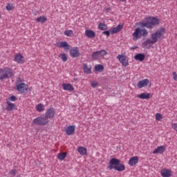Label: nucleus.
Returning <instances> with one entry per match:
<instances>
[{
	"instance_id": "c756f323",
	"label": "nucleus",
	"mask_w": 177,
	"mask_h": 177,
	"mask_svg": "<svg viewBox=\"0 0 177 177\" xmlns=\"http://www.w3.org/2000/svg\"><path fill=\"white\" fill-rule=\"evenodd\" d=\"M99 30H102V31H104V30H107V25L104 23H100L98 25Z\"/></svg>"
},
{
	"instance_id": "7c9ffc66",
	"label": "nucleus",
	"mask_w": 177,
	"mask_h": 177,
	"mask_svg": "<svg viewBox=\"0 0 177 177\" xmlns=\"http://www.w3.org/2000/svg\"><path fill=\"white\" fill-rule=\"evenodd\" d=\"M46 20H48V19L46 17H39L37 18L36 21H37V23H45Z\"/></svg>"
},
{
	"instance_id": "4468645a",
	"label": "nucleus",
	"mask_w": 177,
	"mask_h": 177,
	"mask_svg": "<svg viewBox=\"0 0 177 177\" xmlns=\"http://www.w3.org/2000/svg\"><path fill=\"white\" fill-rule=\"evenodd\" d=\"M66 135H74L75 133V126L71 125L68 126L66 129Z\"/></svg>"
},
{
	"instance_id": "a878e982",
	"label": "nucleus",
	"mask_w": 177,
	"mask_h": 177,
	"mask_svg": "<svg viewBox=\"0 0 177 177\" xmlns=\"http://www.w3.org/2000/svg\"><path fill=\"white\" fill-rule=\"evenodd\" d=\"M78 153L81 154V156L86 155V148L84 147H80L77 149Z\"/></svg>"
},
{
	"instance_id": "2f4dec72",
	"label": "nucleus",
	"mask_w": 177,
	"mask_h": 177,
	"mask_svg": "<svg viewBox=\"0 0 177 177\" xmlns=\"http://www.w3.org/2000/svg\"><path fill=\"white\" fill-rule=\"evenodd\" d=\"M36 110L37 111H44L45 110V108H44V104H39L36 106Z\"/></svg>"
},
{
	"instance_id": "c85d7f7f",
	"label": "nucleus",
	"mask_w": 177,
	"mask_h": 177,
	"mask_svg": "<svg viewBox=\"0 0 177 177\" xmlns=\"http://www.w3.org/2000/svg\"><path fill=\"white\" fill-rule=\"evenodd\" d=\"M95 71H98L99 73H102L103 70H104V66L102 64L95 65Z\"/></svg>"
},
{
	"instance_id": "c9c22d12",
	"label": "nucleus",
	"mask_w": 177,
	"mask_h": 177,
	"mask_svg": "<svg viewBox=\"0 0 177 177\" xmlns=\"http://www.w3.org/2000/svg\"><path fill=\"white\" fill-rule=\"evenodd\" d=\"M59 57L62 58V62H66L67 60V55L64 53L59 54Z\"/></svg>"
},
{
	"instance_id": "f3484780",
	"label": "nucleus",
	"mask_w": 177,
	"mask_h": 177,
	"mask_svg": "<svg viewBox=\"0 0 177 177\" xmlns=\"http://www.w3.org/2000/svg\"><path fill=\"white\" fill-rule=\"evenodd\" d=\"M123 28L124 26L122 25L119 24L117 27L111 29V34H117V32H120Z\"/></svg>"
},
{
	"instance_id": "473e14b6",
	"label": "nucleus",
	"mask_w": 177,
	"mask_h": 177,
	"mask_svg": "<svg viewBox=\"0 0 177 177\" xmlns=\"http://www.w3.org/2000/svg\"><path fill=\"white\" fill-rule=\"evenodd\" d=\"M91 59H92V60H97V59H100V58H99V55H98L97 51L94 52V53L91 55Z\"/></svg>"
},
{
	"instance_id": "72a5a7b5",
	"label": "nucleus",
	"mask_w": 177,
	"mask_h": 177,
	"mask_svg": "<svg viewBox=\"0 0 177 177\" xmlns=\"http://www.w3.org/2000/svg\"><path fill=\"white\" fill-rule=\"evenodd\" d=\"M64 34L66 35V37H72V35L74 34L73 30H68L64 31Z\"/></svg>"
},
{
	"instance_id": "dca6fc26",
	"label": "nucleus",
	"mask_w": 177,
	"mask_h": 177,
	"mask_svg": "<svg viewBox=\"0 0 177 177\" xmlns=\"http://www.w3.org/2000/svg\"><path fill=\"white\" fill-rule=\"evenodd\" d=\"M59 48H64V50H70L71 46H70L67 41H61Z\"/></svg>"
},
{
	"instance_id": "c03bdc74",
	"label": "nucleus",
	"mask_w": 177,
	"mask_h": 177,
	"mask_svg": "<svg viewBox=\"0 0 177 177\" xmlns=\"http://www.w3.org/2000/svg\"><path fill=\"white\" fill-rule=\"evenodd\" d=\"M10 174L12 175V176H15L16 175V170L12 169L10 171Z\"/></svg>"
},
{
	"instance_id": "7ed1b4c3",
	"label": "nucleus",
	"mask_w": 177,
	"mask_h": 177,
	"mask_svg": "<svg viewBox=\"0 0 177 177\" xmlns=\"http://www.w3.org/2000/svg\"><path fill=\"white\" fill-rule=\"evenodd\" d=\"M149 35V32L146 29H141L140 28H136L134 32L133 33V39L134 41H138L142 37H147Z\"/></svg>"
},
{
	"instance_id": "58836bf2",
	"label": "nucleus",
	"mask_w": 177,
	"mask_h": 177,
	"mask_svg": "<svg viewBox=\"0 0 177 177\" xmlns=\"http://www.w3.org/2000/svg\"><path fill=\"white\" fill-rule=\"evenodd\" d=\"M23 81H24L23 80V79L19 77L16 82V86H17V85H19V84H24L23 83Z\"/></svg>"
},
{
	"instance_id": "bb28decb",
	"label": "nucleus",
	"mask_w": 177,
	"mask_h": 177,
	"mask_svg": "<svg viewBox=\"0 0 177 177\" xmlns=\"http://www.w3.org/2000/svg\"><path fill=\"white\" fill-rule=\"evenodd\" d=\"M97 53L98 55V57L100 59V57H103V56H106V55H107V51H106V50H101L97 51Z\"/></svg>"
},
{
	"instance_id": "aec40b11",
	"label": "nucleus",
	"mask_w": 177,
	"mask_h": 177,
	"mask_svg": "<svg viewBox=\"0 0 177 177\" xmlns=\"http://www.w3.org/2000/svg\"><path fill=\"white\" fill-rule=\"evenodd\" d=\"M85 35L88 38H95L96 37V33L93 30H86L85 31Z\"/></svg>"
},
{
	"instance_id": "0eeeda50",
	"label": "nucleus",
	"mask_w": 177,
	"mask_h": 177,
	"mask_svg": "<svg viewBox=\"0 0 177 177\" xmlns=\"http://www.w3.org/2000/svg\"><path fill=\"white\" fill-rule=\"evenodd\" d=\"M117 59H118L119 62H120L124 67H127V66H129V63L128 62V57L126 55H119L117 56Z\"/></svg>"
},
{
	"instance_id": "e433bc0d",
	"label": "nucleus",
	"mask_w": 177,
	"mask_h": 177,
	"mask_svg": "<svg viewBox=\"0 0 177 177\" xmlns=\"http://www.w3.org/2000/svg\"><path fill=\"white\" fill-rule=\"evenodd\" d=\"M156 121H161V120H162V115H161V113H156Z\"/></svg>"
},
{
	"instance_id": "6ab92c4d",
	"label": "nucleus",
	"mask_w": 177,
	"mask_h": 177,
	"mask_svg": "<svg viewBox=\"0 0 177 177\" xmlns=\"http://www.w3.org/2000/svg\"><path fill=\"white\" fill-rule=\"evenodd\" d=\"M83 70H84V73H85L86 74H91L92 66H91V65L88 66L87 64H84Z\"/></svg>"
},
{
	"instance_id": "1a4fd4ad",
	"label": "nucleus",
	"mask_w": 177,
	"mask_h": 177,
	"mask_svg": "<svg viewBox=\"0 0 177 177\" xmlns=\"http://www.w3.org/2000/svg\"><path fill=\"white\" fill-rule=\"evenodd\" d=\"M17 91L20 93H24L26 91H28V85L26 83L17 84Z\"/></svg>"
},
{
	"instance_id": "a18cd8bd",
	"label": "nucleus",
	"mask_w": 177,
	"mask_h": 177,
	"mask_svg": "<svg viewBox=\"0 0 177 177\" xmlns=\"http://www.w3.org/2000/svg\"><path fill=\"white\" fill-rule=\"evenodd\" d=\"M131 49L133 50L135 49H138V47H137V46H135L134 47H132Z\"/></svg>"
},
{
	"instance_id": "cd10ccee",
	"label": "nucleus",
	"mask_w": 177,
	"mask_h": 177,
	"mask_svg": "<svg viewBox=\"0 0 177 177\" xmlns=\"http://www.w3.org/2000/svg\"><path fill=\"white\" fill-rule=\"evenodd\" d=\"M67 156V153H59L57 155V158L60 160L61 161H63L64 158Z\"/></svg>"
},
{
	"instance_id": "79ce46f5",
	"label": "nucleus",
	"mask_w": 177,
	"mask_h": 177,
	"mask_svg": "<svg viewBox=\"0 0 177 177\" xmlns=\"http://www.w3.org/2000/svg\"><path fill=\"white\" fill-rule=\"evenodd\" d=\"M6 9H7V10H12L13 9V8H12V6L10 4L8 3L6 6Z\"/></svg>"
},
{
	"instance_id": "ddd939ff",
	"label": "nucleus",
	"mask_w": 177,
	"mask_h": 177,
	"mask_svg": "<svg viewBox=\"0 0 177 177\" xmlns=\"http://www.w3.org/2000/svg\"><path fill=\"white\" fill-rule=\"evenodd\" d=\"M165 151V146L162 145L155 149L153 151V154H162V153H164Z\"/></svg>"
},
{
	"instance_id": "37998d69",
	"label": "nucleus",
	"mask_w": 177,
	"mask_h": 177,
	"mask_svg": "<svg viewBox=\"0 0 177 177\" xmlns=\"http://www.w3.org/2000/svg\"><path fill=\"white\" fill-rule=\"evenodd\" d=\"M173 80H174V81H176V80H177L176 72H173Z\"/></svg>"
},
{
	"instance_id": "5701e85b",
	"label": "nucleus",
	"mask_w": 177,
	"mask_h": 177,
	"mask_svg": "<svg viewBox=\"0 0 177 177\" xmlns=\"http://www.w3.org/2000/svg\"><path fill=\"white\" fill-rule=\"evenodd\" d=\"M146 57V55L143 53H138L134 56L135 60H139V62H143Z\"/></svg>"
},
{
	"instance_id": "a19ab883",
	"label": "nucleus",
	"mask_w": 177,
	"mask_h": 177,
	"mask_svg": "<svg viewBox=\"0 0 177 177\" xmlns=\"http://www.w3.org/2000/svg\"><path fill=\"white\" fill-rule=\"evenodd\" d=\"M171 127L176 132H177V123H173L171 124Z\"/></svg>"
},
{
	"instance_id": "09e8293b",
	"label": "nucleus",
	"mask_w": 177,
	"mask_h": 177,
	"mask_svg": "<svg viewBox=\"0 0 177 177\" xmlns=\"http://www.w3.org/2000/svg\"><path fill=\"white\" fill-rule=\"evenodd\" d=\"M1 14H0V19H1Z\"/></svg>"
},
{
	"instance_id": "ea45409f",
	"label": "nucleus",
	"mask_w": 177,
	"mask_h": 177,
	"mask_svg": "<svg viewBox=\"0 0 177 177\" xmlns=\"http://www.w3.org/2000/svg\"><path fill=\"white\" fill-rule=\"evenodd\" d=\"M110 32H111V30H105L102 32V34H104L105 35H106V37H110Z\"/></svg>"
},
{
	"instance_id": "4c0bfd02",
	"label": "nucleus",
	"mask_w": 177,
	"mask_h": 177,
	"mask_svg": "<svg viewBox=\"0 0 177 177\" xmlns=\"http://www.w3.org/2000/svg\"><path fill=\"white\" fill-rule=\"evenodd\" d=\"M91 85L92 88H96V86H99V83L97 82H91Z\"/></svg>"
},
{
	"instance_id": "f704fd0d",
	"label": "nucleus",
	"mask_w": 177,
	"mask_h": 177,
	"mask_svg": "<svg viewBox=\"0 0 177 177\" xmlns=\"http://www.w3.org/2000/svg\"><path fill=\"white\" fill-rule=\"evenodd\" d=\"M7 100L8 102H16V100H17V97H16V96L15 95H12L10 97H9Z\"/></svg>"
},
{
	"instance_id": "39448f33",
	"label": "nucleus",
	"mask_w": 177,
	"mask_h": 177,
	"mask_svg": "<svg viewBox=\"0 0 177 177\" xmlns=\"http://www.w3.org/2000/svg\"><path fill=\"white\" fill-rule=\"evenodd\" d=\"M165 34V28H159L154 33L151 35L152 39H154L156 42L158 41V38H161L162 35Z\"/></svg>"
},
{
	"instance_id": "9d476101",
	"label": "nucleus",
	"mask_w": 177,
	"mask_h": 177,
	"mask_svg": "<svg viewBox=\"0 0 177 177\" xmlns=\"http://www.w3.org/2000/svg\"><path fill=\"white\" fill-rule=\"evenodd\" d=\"M55 109L53 108H50L47 110V111L45 113V117L46 118L47 120L48 118H55Z\"/></svg>"
},
{
	"instance_id": "49530a36",
	"label": "nucleus",
	"mask_w": 177,
	"mask_h": 177,
	"mask_svg": "<svg viewBox=\"0 0 177 177\" xmlns=\"http://www.w3.org/2000/svg\"><path fill=\"white\" fill-rule=\"evenodd\" d=\"M109 10H111L110 8H106V12H109Z\"/></svg>"
},
{
	"instance_id": "4be33fe9",
	"label": "nucleus",
	"mask_w": 177,
	"mask_h": 177,
	"mask_svg": "<svg viewBox=\"0 0 177 177\" xmlns=\"http://www.w3.org/2000/svg\"><path fill=\"white\" fill-rule=\"evenodd\" d=\"M160 174L162 177H170L171 176V170L167 169H163L161 170Z\"/></svg>"
},
{
	"instance_id": "b1692460",
	"label": "nucleus",
	"mask_w": 177,
	"mask_h": 177,
	"mask_svg": "<svg viewBox=\"0 0 177 177\" xmlns=\"http://www.w3.org/2000/svg\"><path fill=\"white\" fill-rule=\"evenodd\" d=\"M137 97H138L139 99H150V93H142L140 95H137Z\"/></svg>"
},
{
	"instance_id": "393cba45",
	"label": "nucleus",
	"mask_w": 177,
	"mask_h": 177,
	"mask_svg": "<svg viewBox=\"0 0 177 177\" xmlns=\"http://www.w3.org/2000/svg\"><path fill=\"white\" fill-rule=\"evenodd\" d=\"M156 41H155L154 39H152V40H151L150 39H147L145 41H144L142 43V45L144 46H147V45H150V44L154 45V44H156Z\"/></svg>"
},
{
	"instance_id": "423d86ee",
	"label": "nucleus",
	"mask_w": 177,
	"mask_h": 177,
	"mask_svg": "<svg viewBox=\"0 0 177 177\" xmlns=\"http://www.w3.org/2000/svg\"><path fill=\"white\" fill-rule=\"evenodd\" d=\"M32 122L36 125H46V124L49 122V120H48L45 116H41L34 119Z\"/></svg>"
},
{
	"instance_id": "de8ad7c7",
	"label": "nucleus",
	"mask_w": 177,
	"mask_h": 177,
	"mask_svg": "<svg viewBox=\"0 0 177 177\" xmlns=\"http://www.w3.org/2000/svg\"><path fill=\"white\" fill-rule=\"evenodd\" d=\"M120 1H121V2H125V1L127 0H120Z\"/></svg>"
},
{
	"instance_id": "20e7f679",
	"label": "nucleus",
	"mask_w": 177,
	"mask_h": 177,
	"mask_svg": "<svg viewBox=\"0 0 177 177\" xmlns=\"http://www.w3.org/2000/svg\"><path fill=\"white\" fill-rule=\"evenodd\" d=\"M0 71L3 74L0 75L1 81H3V80H8V78H11V77H13L14 75L13 71L9 68H4L3 69H1Z\"/></svg>"
},
{
	"instance_id": "f257e3e1",
	"label": "nucleus",
	"mask_w": 177,
	"mask_h": 177,
	"mask_svg": "<svg viewBox=\"0 0 177 177\" xmlns=\"http://www.w3.org/2000/svg\"><path fill=\"white\" fill-rule=\"evenodd\" d=\"M160 24V19L154 17H147L145 20L140 23V27H146L148 30H153V27Z\"/></svg>"
},
{
	"instance_id": "9b49d317",
	"label": "nucleus",
	"mask_w": 177,
	"mask_h": 177,
	"mask_svg": "<svg viewBox=\"0 0 177 177\" xmlns=\"http://www.w3.org/2000/svg\"><path fill=\"white\" fill-rule=\"evenodd\" d=\"M70 55L71 57H79L80 53L78 47H73L70 49Z\"/></svg>"
},
{
	"instance_id": "a211bd4d",
	"label": "nucleus",
	"mask_w": 177,
	"mask_h": 177,
	"mask_svg": "<svg viewBox=\"0 0 177 177\" xmlns=\"http://www.w3.org/2000/svg\"><path fill=\"white\" fill-rule=\"evenodd\" d=\"M62 86L64 91H69V92H73V91H74V87L71 84L63 83Z\"/></svg>"
},
{
	"instance_id": "f8f14e48",
	"label": "nucleus",
	"mask_w": 177,
	"mask_h": 177,
	"mask_svg": "<svg viewBox=\"0 0 177 177\" xmlns=\"http://www.w3.org/2000/svg\"><path fill=\"white\" fill-rule=\"evenodd\" d=\"M6 103L8 104L6 108V110H7V111H13V110H17V108H16V105L10 102V101L6 100Z\"/></svg>"
},
{
	"instance_id": "2eb2a0df",
	"label": "nucleus",
	"mask_w": 177,
	"mask_h": 177,
	"mask_svg": "<svg viewBox=\"0 0 177 177\" xmlns=\"http://www.w3.org/2000/svg\"><path fill=\"white\" fill-rule=\"evenodd\" d=\"M139 162V157L138 156H133L129 160V165H130L131 167H133V165H136Z\"/></svg>"
},
{
	"instance_id": "f03ea898",
	"label": "nucleus",
	"mask_w": 177,
	"mask_h": 177,
	"mask_svg": "<svg viewBox=\"0 0 177 177\" xmlns=\"http://www.w3.org/2000/svg\"><path fill=\"white\" fill-rule=\"evenodd\" d=\"M107 168H109V169H115L119 172L125 171V165L121 164V160L115 158H113L110 160Z\"/></svg>"
},
{
	"instance_id": "412c9836",
	"label": "nucleus",
	"mask_w": 177,
	"mask_h": 177,
	"mask_svg": "<svg viewBox=\"0 0 177 177\" xmlns=\"http://www.w3.org/2000/svg\"><path fill=\"white\" fill-rule=\"evenodd\" d=\"M14 60L17 63L22 64L24 62V57L21 54H19L15 57Z\"/></svg>"
},
{
	"instance_id": "6e6552de",
	"label": "nucleus",
	"mask_w": 177,
	"mask_h": 177,
	"mask_svg": "<svg viewBox=\"0 0 177 177\" xmlns=\"http://www.w3.org/2000/svg\"><path fill=\"white\" fill-rule=\"evenodd\" d=\"M151 86V83L150 82V80L149 79H144L141 81H139L137 84L138 88H142L145 86Z\"/></svg>"
}]
</instances>
